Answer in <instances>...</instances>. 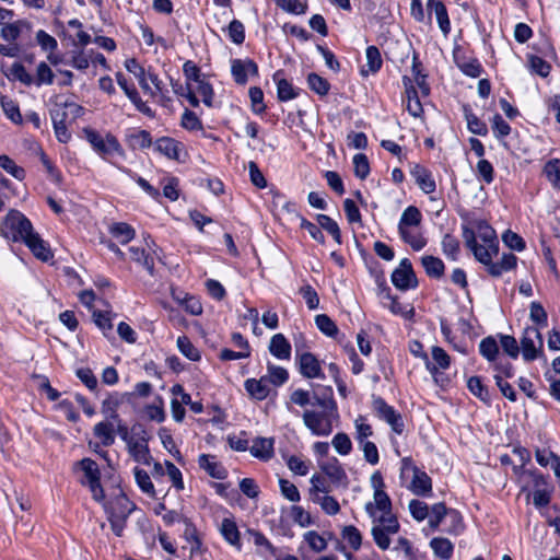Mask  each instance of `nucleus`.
I'll use <instances>...</instances> for the list:
<instances>
[{
	"instance_id": "49530a36",
	"label": "nucleus",
	"mask_w": 560,
	"mask_h": 560,
	"mask_svg": "<svg viewBox=\"0 0 560 560\" xmlns=\"http://www.w3.org/2000/svg\"><path fill=\"white\" fill-rule=\"evenodd\" d=\"M479 352L488 361H495L499 354V346L497 340L491 336L483 338L479 343Z\"/></svg>"
},
{
	"instance_id": "c03bdc74",
	"label": "nucleus",
	"mask_w": 560,
	"mask_h": 560,
	"mask_svg": "<svg viewBox=\"0 0 560 560\" xmlns=\"http://www.w3.org/2000/svg\"><path fill=\"white\" fill-rule=\"evenodd\" d=\"M1 107L5 114V116L14 124L21 125L23 122V117L20 112L19 105L13 100L1 96L0 98Z\"/></svg>"
},
{
	"instance_id": "ea45409f",
	"label": "nucleus",
	"mask_w": 560,
	"mask_h": 560,
	"mask_svg": "<svg viewBox=\"0 0 560 560\" xmlns=\"http://www.w3.org/2000/svg\"><path fill=\"white\" fill-rule=\"evenodd\" d=\"M109 232L121 244H127L136 235V232H135L133 228L131 225H129L128 223H125V222L114 223L109 228Z\"/></svg>"
},
{
	"instance_id": "5fc2aeb1",
	"label": "nucleus",
	"mask_w": 560,
	"mask_h": 560,
	"mask_svg": "<svg viewBox=\"0 0 560 560\" xmlns=\"http://www.w3.org/2000/svg\"><path fill=\"white\" fill-rule=\"evenodd\" d=\"M307 84L313 92L320 96L327 95L330 89L329 82L317 73L308 74Z\"/></svg>"
},
{
	"instance_id": "c9c22d12",
	"label": "nucleus",
	"mask_w": 560,
	"mask_h": 560,
	"mask_svg": "<svg viewBox=\"0 0 560 560\" xmlns=\"http://www.w3.org/2000/svg\"><path fill=\"white\" fill-rule=\"evenodd\" d=\"M366 56V67L368 69H362V75L366 77L370 73H376L382 67V57L378 48L376 46H369L365 51Z\"/></svg>"
},
{
	"instance_id": "c756f323",
	"label": "nucleus",
	"mask_w": 560,
	"mask_h": 560,
	"mask_svg": "<svg viewBox=\"0 0 560 560\" xmlns=\"http://www.w3.org/2000/svg\"><path fill=\"white\" fill-rule=\"evenodd\" d=\"M398 232L401 240L410 245L413 250H421L427 244L419 226L398 229Z\"/></svg>"
},
{
	"instance_id": "7ed1b4c3",
	"label": "nucleus",
	"mask_w": 560,
	"mask_h": 560,
	"mask_svg": "<svg viewBox=\"0 0 560 560\" xmlns=\"http://www.w3.org/2000/svg\"><path fill=\"white\" fill-rule=\"evenodd\" d=\"M371 535L375 545L381 550H387L392 544V536L400 529V524L396 515L372 517Z\"/></svg>"
},
{
	"instance_id": "f03ea898",
	"label": "nucleus",
	"mask_w": 560,
	"mask_h": 560,
	"mask_svg": "<svg viewBox=\"0 0 560 560\" xmlns=\"http://www.w3.org/2000/svg\"><path fill=\"white\" fill-rule=\"evenodd\" d=\"M85 140L91 144L93 150L104 160L109 161L113 165H117L112 162L109 158L118 155L120 158L126 156V152L119 143L118 139L110 132H106L104 136L98 131L85 127L82 130Z\"/></svg>"
},
{
	"instance_id": "f8f14e48",
	"label": "nucleus",
	"mask_w": 560,
	"mask_h": 560,
	"mask_svg": "<svg viewBox=\"0 0 560 560\" xmlns=\"http://www.w3.org/2000/svg\"><path fill=\"white\" fill-rule=\"evenodd\" d=\"M364 510L370 518L395 515L392 512V501L385 491H375L373 493V501L366 502Z\"/></svg>"
},
{
	"instance_id": "412c9836",
	"label": "nucleus",
	"mask_w": 560,
	"mask_h": 560,
	"mask_svg": "<svg viewBox=\"0 0 560 560\" xmlns=\"http://www.w3.org/2000/svg\"><path fill=\"white\" fill-rule=\"evenodd\" d=\"M275 440L272 438H256L249 447L250 454L264 462L272 458Z\"/></svg>"
},
{
	"instance_id": "052dcab7",
	"label": "nucleus",
	"mask_w": 560,
	"mask_h": 560,
	"mask_svg": "<svg viewBox=\"0 0 560 560\" xmlns=\"http://www.w3.org/2000/svg\"><path fill=\"white\" fill-rule=\"evenodd\" d=\"M317 328L328 337H335L338 334V327L334 320L326 314H319L315 317Z\"/></svg>"
},
{
	"instance_id": "864d4df0",
	"label": "nucleus",
	"mask_w": 560,
	"mask_h": 560,
	"mask_svg": "<svg viewBox=\"0 0 560 560\" xmlns=\"http://www.w3.org/2000/svg\"><path fill=\"white\" fill-rule=\"evenodd\" d=\"M341 537L353 550L360 549L362 545V535L355 526H345L341 532Z\"/></svg>"
},
{
	"instance_id": "3c124183",
	"label": "nucleus",
	"mask_w": 560,
	"mask_h": 560,
	"mask_svg": "<svg viewBox=\"0 0 560 560\" xmlns=\"http://www.w3.org/2000/svg\"><path fill=\"white\" fill-rule=\"evenodd\" d=\"M316 219L320 229L327 231L338 244H341V232L337 222L326 214H317Z\"/></svg>"
},
{
	"instance_id": "f257e3e1",
	"label": "nucleus",
	"mask_w": 560,
	"mask_h": 560,
	"mask_svg": "<svg viewBox=\"0 0 560 560\" xmlns=\"http://www.w3.org/2000/svg\"><path fill=\"white\" fill-rule=\"evenodd\" d=\"M125 68L137 78L144 93L149 94L151 97H159L161 101H170L166 95L167 90L156 73L150 70L147 71L135 58L127 59L125 61Z\"/></svg>"
},
{
	"instance_id": "cd10ccee",
	"label": "nucleus",
	"mask_w": 560,
	"mask_h": 560,
	"mask_svg": "<svg viewBox=\"0 0 560 560\" xmlns=\"http://www.w3.org/2000/svg\"><path fill=\"white\" fill-rule=\"evenodd\" d=\"M23 243L31 249L35 257L43 261H47L52 257L49 247L35 232L30 237L25 238Z\"/></svg>"
},
{
	"instance_id": "20e7f679",
	"label": "nucleus",
	"mask_w": 560,
	"mask_h": 560,
	"mask_svg": "<svg viewBox=\"0 0 560 560\" xmlns=\"http://www.w3.org/2000/svg\"><path fill=\"white\" fill-rule=\"evenodd\" d=\"M124 442L127 445V451L130 457L142 465L150 466L153 457L149 448V434L145 430L141 429L139 432L132 430V433L124 435Z\"/></svg>"
},
{
	"instance_id": "a18cd8bd",
	"label": "nucleus",
	"mask_w": 560,
	"mask_h": 560,
	"mask_svg": "<svg viewBox=\"0 0 560 560\" xmlns=\"http://www.w3.org/2000/svg\"><path fill=\"white\" fill-rule=\"evenodd\" d=\"M455 62L462 72L470 78H477L481 73V66L475 58L455 57Z\"/></svg>"
},
{
	"instance_id": "bf43d9fd",
	"label": "nucleus",
	"mask_w": 560,
	"mask_h": 560,
	"mask_svg": "<svg viewBox=\"0 0 560 560\" xmlns=\"http://www.w3.org/2000/svg\"><path fill=\"white\" fill-rule=\"evenodd\" d=\"M304 541L315 551L320 552L327 548L326 539L315 530H308L303 535Z\"/></svg>"
},
{
	"instance_id": "09e8293b",
	"label": "nucleus",
	"mask_w": 560,
	"mask_h": 560,
	"mask_svg": "<svg viewBox=\"0 0 560 560\" xmlns=\"http://www.w3.org/2000/svg\"><path fill=\"white\" fill-rule=\"evenodd\" d=\"M311 500L314 503L320 505L322 510L328 515H336L340 511V505L334 497H330L327 494H325V495L320 494V495L311 498Z\"/></svg>"
},
{
	"instance_id": "4d7b16f0",
	"label": "nucleus",
	"mask_w": 560,
	"mask_h": 560,
	"mask_svg": "<svg viewBox=\"0 0 560 560\" xmlns=\"http://www.w3.org/2000/svg\"><path fill=\"white\" fill-rule=\"evenodd\" d=\"M0 167L18 180H23L25 178L24 168L16 165V163L5 154L0 155Z\"/></svg>"
},
{
	"instance_id": "a878e982",
	"label": "nucleus",
	"mask_w": 560,
	"mask_h": 560,
	"mask_svg": "<svg viewBox=\"0 0 560 560\" xmlns=\"http://www.w3.org/2000/svg\"><path fill=\"white\" fill-rule=\"evenodd\" d=\"M322 471L336 485L347 483V474L336 457L320 465Z\"/></svg>"
},
{
	"instance_id": "b1692460",
	"label": "nucleus",
	"mask_w": 560,
	"mask_h": 560,
	"mask_svg": "<svg viewBox=\"0 0 560 560\" xmlns=\"http://www.w3.org/2000/svg\"><path fill=\"white\" fill-rule=\"evenodd\" d=\"M154 148L158 152L165 155L166 158L178 161L183 145L180 142L173 138L162 137L155 141Z\"/></svg>"
},
{
	"instance_id": "0eeeda50",
	"label": "nucleus",
	"mask_w": 560,
	"mask_h": 560,
	"mask_svg": "<svg viewBox=\"0 0 560 560\" xmlns=\"http://www.w3.org/2000/svg\"><path fill=\"white\" fill-rule=\"evenodd\" d=\"M82 472L81 485L89 487L92 498L96 502L104 501V490L101 485V470L96 462L91 458H83L77 464Z\"/></svg>"
},
{
	"instance_id": "f3484780",
	"label": "nucleus",
	"mask_w": 560,
	"mask_h": 560,
	"mask_svg": "<svg viewBox=\"0 0 560 560\" xmlns=\"http://www.w3.org/2000/svg\"><path fill=\"white\" fill-rule=\"evenodd\" d=\"M224 540L237 551L242 550L241 534L233 517H224L219 527Z\"/></svg>"
},
{
	"instance_id": "79ce46f5",
	"label": "nucleus",
	"mask_w": 560,
	"mask_h": 560,
	"mask_svg": "<svg viewBox=\"0 0 560 560\" xmlns=\"http://www.w3.org/2000/svg\"><path fill=\"white\" fill-rule=\"evenodd\" d=\"M129 253L131 255V259L142 266L144 269L149 271L150 275H153L154 269V260L153 257L145 253L143 248L131 246L129 248Z\"/></svg>"
},
{
	"instance_id": "13d9d810",
	"label": "nucleus",
	"mask_w": 560,
	"mask_h": 560,
	"mask_svg": "<svg viewBox=\"0 0 560 560\" xmlns=\"http://www.w3.org/2000/svg\"><path fill=\"white\" fill-rule=\"evenodd\" d=\"M10 77L27 86L32 85L34 82V77L28 73L26 68L20 62H14L11 66Z\"/></svg>"
},
{
	"instance_id": "0e129e2a",
	"label": "nucleus",
	"mask_w": 560,
	"mask_h": 560,
	"mask_svg": "<svg viewBox=\"0 0 560 560\" xmlns=\"http://www.w3.org/2000/svg\"><path fill=\"white\" fill-rule=\"evenodd\" d=\"M491 127L497 139L501 140L511 132V126L503 119L500 114H495L491 119Z\"/></svg>"
},
{
	"instance_id": "c85d7f7f",
	"label": "nucleus",
	"mask_w": 560,
	"mask_h": 560,
	"mask_svg": "<svg viewBox=\"0 0 560 560\" xmlns=\"http://www.w3.org/2000/svg\"><path fill=\"white\" fill-rule=\"evenodd\" d=\"M93 433L103 446H110L115 443V424L110 420L96 423L93 428Z\"/></svg>"
},
{
	"instance_id": "37998d69",
	"label": "nucleus",
	"mask_w": 560,
	"mask_h": 560,
	"mask_svg": "<svg viewBox=\"0 0 560 560\" xmlns=\"http://www.w3.org/2000/svg\"><path fill=\"white\" fill-rule=\"evenodd\" d=\"M117 170L133 179L150 197L156 199L160 196V191L154 188L150 183L141 176H138L130 168L122 165H116Z\"/></svg>"
},
{
	"instance_id": "69168bd1",
	"label": "nucleus",
	"mask_w": 560,
	"mask_h": 560,
	"mask_svg": "<svg viewBox=\"0 0 560 560\" xmlns=\"http://www.w3.org/2000/svg\"><path fill=\"white\" fill-rule=\"evenodd\" d=\"M476 237L482 242L481 244L499 247V241L495 231L486 223H482L478 226V234Z\"/></svg>"
},
{
	"instance_id": "aec40b11",
	"label": "nucleus",
	"mask_w": 560,
	"mask_h": 560,
	"mask_svg": "<svg viewBox=\"0 0 560 560\" xmlns=\"http://www.w3.org/2000/svg\"><path fill=\"white\" fill-rule=\"evenodd\" d=\"M198 464L201 469L214 479H225L228 471L224 466L219 463L213 455L201 454L198 458Z\"/></svg>"
},
{
	"instance_id": "dca6fc26",
	"label": "nucleus",
	"mask_w": 560,
	"mask_h": 560,
	"mask_svg": "<svg viewBox=\"0 0 560 560\" xmlns=\"http://www.w3.org/2000/svg\"><path fill=\"white\" fill-rule=\"evenodd\" d=\"M432 361L429 357L425 360V368L429 373L435 378L440 370H447L451 365V358L446 351L439 347L433 346L431 349Z\"/></svg>"
},
{
	"instance_id": "ddd939ff",
	"label": "nucleus",
	"mask_w": 560,
	"mask_h": 560,
	"mask_svg": "<svg viewBox=\"0 0 560 560\" xmlns=\"http://www.w3.org/2000/svg\"><path fill=\"white\" fill-rule=\"evenodd\" d=\"M296 360L299 363L300 373L306 378H325L320 363L317 358L311 352L300 353L296 348Z\"/></svg>"
},
{
	"instance_id": "72a5a7b5",
	"label": "nucleus",
	"mask_w": 560,
	"mask_h": 560,
	"mask_svg": "<svg viewBox=\"0 0 560 560\" xmlns=\"http://www.w3.org/2000/svg\"><path fill=\"white\" fill-rule=\"evenodd\" d=\"M184 523L185 528L183 536L185 540L189 544L190 556H194L195 553H199L201 551L202 541L196 526L188 520H185Z\"/></svg>"
},
{
	"instance_id": "423d86ee",
	"label": "nucleus",
	"mask_w": 560,
	"mask_h": 560,
	"mask_svg": "<svg viewBox=\"0 0 560 560\" xmlns=\"http://www.w3.org/2000/svg\"><path fill=\"white\" fill-rule=\"evenodd\" d=\"M304 425L316 436H328L332 432V420L337 418L336 413L329 410H311L303 412Z\"/></svg>"
},
{
	"instance_id": "6ab92c4d",
	"label": "nucleus",
	"mask_w": 560,
	"mask_h": 560,
	"mask_svg": "<svg viewBox=\"0 0 560 560\" xmlns=\"http://www.w3.org/2000/svg\"><path fill=\"white\" fill-rule=\"evenodd\" d=\"M409 489L416 495L430 497L432 494V480L424 470H415Z\"/></svg>"
},
{
	"instance_id": "4c0bfd02",
	"label": "nucleus",
	"mask_w": 560,
	"mask_h": 560,
	"mask_svg": "<svg viewBox=\"0 0 560 560\" xmlns=\"http://www.w3.org/2000/svg\"><path fill=\"white\" fill-rule=\"evenodd\" d=\"M280 72H276L273 80L277 83L278 98L282 102L293 100L298 96L296 89L285 79L279 78Z\"/></svg>"
},
{
	"instance_id": "e2e57ef3",
	"label": "nucleus",
	"mask_w": 560,
	"mask_h": 560,
	"mask_svg": "<svg viewBox=\"0 0 560 560\" xmlns=\"http://www.w3.org/2000/svg\"><path fill=\"white\" fill-rule=\"evenodd\" d=\"M544 172L553 187L560 188V160L552 159L548 161L544 167Z\"/></svg>"
},
{
	"instance_id": "680f3d73",
	"label": "nucleus",
	"mask_w": 560,
	"mask_h": 560,
	"mask_svg": "<svg viewBox=\"0 0 560 560\" xmlns=\"http://www.w3.org/2000/svg\"><path fill=\"white\" fill-rule=\"evenodd\" d=\"M331 444L336 452L342 456L349 455L352 451V443L348 434L339 432L331 441Z\"/></svg>"
},
{
	"instance_id": "4be33fe9",
	"label": "nucleus",
	"mask_w": 560,
	"mask_h": 560,
	"mask_svg": "<svg viewBox=\"0 0 560 560\" xmlns=\"http://www.w3.org/2000/svg\"><path fill=\"white\" fill-rule=\"evenodd\" d=\"M126 397L127 394L113 393L103 400L101 411L106 420L118 421L119 415L117 410L124 404Z\"/></svg>"
},
{
	"instance_id": "9b49d317",
	"label": "nucleus",
	"mask_w": 560,
	"mask_h": 560,
	"mask_svg": "<svg viewBox=\"0 0 560 560\" xmlns=\"http://www.w3.org/2000/svg\"><path fill=\"white\" fill-rule=\"evenodd\" d=\"M465 242L467 247L472 252L475 258L487 267L492 259L499 254V247H492L478 243L477 237L472 231H465Z\"/></svg>"
},
{
	"instance_id": "6e6552de",
	"label": "nucleus",
	"mask_w": 560,
	"mask_h": 560,
	"mask_svg": "<svg viewBox=\"0 0 560 560\" xmlns=\"http://www.w3.org/2000/svg\"><path fill=\"white\" fill-rule=\"evenodd\" d=\"M542 337L538 328L526 327L521 337V349L524 361L532 362L542 354Z\"/></svg>"
},
{
	"instance_id": "338daca9",
	"label": "nucleus",
	"mask_w": 560,
	"mask_h": 560,
	"mask_svg": "<svg viewBox=\"0 0 560 560\" xmlns=\"http://www.w3.org/2000/svg\"><path fill=\"white\" fill-rule=\"evenodd\" d=\"M145 416L158 423H161L165 420V411L163 408V399L161 397L156 398V402L148 405L144 409Z\"/></svg>"
},
{
	"instance_id": "603ef678",
	"label": "nucleus",
	"mask_w": 560,
	"mask_h": 560,
	"mask_svg": "<svg viewBox=\"0 0 560 560\" xmlns=\"http://www.w3.org/2000/svg\"><path fill=\"white\" fill-rule=\"evenodd\" d=\"M268 374L265 376L268 380V383L273 384L275 386H281L289 378L288 371L275 364L269 363L267 366Z\"/></svg>"
},
{
	"instance_id": "bb28decb",
	"label": "nucleus",
	"mask_w": 560,
	"mask_h": 560,
	"mask_svg": "<svg viewBox=\"0 0 560 560\" xmlns=\"http://www.w3.org/2000/svg\"><path fill=\"white\" fill-rule=\"evenodd\" d=\"M31 30V22L25 19H21L1 27L0 36L5 42L11 43L15 42L24 31L30 32Z\"/></svg>"
},
{
	"instance_id": "4468645a",
	"label": "nucleus",
	"mask_w": 560,
	"mask_h": 560,
	"mask_svg": "<svg viewBox=\"0 0 560 560\" xmlns=\"http://www.w3.org/2000/svg\"><path fill=\"white\" fill-rule=\"evenodd\" d=\"M101 503H103L108 516L129 517L131 512L136 509L135 503L131 502L122 492H119L109 501L104 500Z\"/></svg>"
},
{
	"instance_id": "a19ab883",
	"label": "nucleus",
	"mask_w": 560,
	"mask_h": 560,
	"mask_svg": "<svg viewBox=\"0 0 560 560\" xmlns=\"http://www.w3.org/2000/svg\"><path fill=\"white\" fill-rule=\"evenodd\" d=\"M422 266L428 276L433 278H440L444 273V262L434 256H423L421 258Z\"/></svg>"
},
{
	"instance_id": "6e6d98bb",
	"label": "nucleus",
	"mask_w": 560,
	"mask_h": 560,
	"mask_svg": "<svg viewBox=\"0 0 560 560\" xmlns=\"http://www.w3.org/2000/svg\"><path fill=\"white\" fill-rule=\"evenodd\" d=\"M177 348L183 355L191 361H198L200 359L199 350L191 343L188 337L179 336L177 338Z\"/></svg>"
},
{
	"instance_id": "1a4fd4ad",
	"label": "nucleus",
	"mask_w": 560,
	"mask_h": 560,
	"mask_svg": "<svg viewBox=\"0 0 560 560\" xmlns=\"http://www.w3.org/2000/svg\"><path fill=\"white\" fill-rule=\"evenodd\" d=\"M373 409L380 419L390 425L395 433L401 434L404 432L405 423L401 415L389 406L383 398L376 397L373 399Z\"/></svg>"
},
{
	"instance_id": "e433bc0d",
	"label": "nucleus",
	"mask_w": 560,
	"mask_h": 560,
	"mask_svg": "<svg viewBox=\"0 0 560 560\" xmlns=\"http://www.w3.org/2000/svg\"><path fill=\"white\" fill-rule=\"evenodd\" d=\"M421 212L415 206L407 207L399 219L398 229L420 226Z\"/></svg>"
},
{
	"instance_id": "2f4dec72",
	"label": "nucleus",
	"mask_w": 560,
	"mask_h": 560,
	"mask_svg": "<svg viewBox=\"0 0 560 560\" xmlns=\"http://www.w3.org/2000/svg\"><path fill=\"white\" fill-rule=\"evenodd\" d=\"M430 13H434L441 31L446 35L451 30V22L445 5L441 1L428 0Z\"/></svg>"
},
{
	"instance_id": "39448f33",
	"label": "nucleus",
	"mask_w": 560,
	"mask_h": 560,
	"mask_svg": "<svg viewBox=\"0 0 560 560\" xmlns=\"http://www.w3.org/2000/svg\"><path fill=\"white\" fill-rule=\"evenodd\" d=\"M33 233V225L24 214L15 210L7 214L3 222V234L7 238L24 242Z\"/></svg>"
},
{
	"instance_id": "f704fd0d",
	"label": "nucleus",
	"mask_w": 560,
	"mask_h": 560,
	"mask_svg": "<svg viewBox=\"0 0 560 560\" xmlns=\"http://www.w3.org/2000/svg\"><path fill=\"white\" fill-rule=\"evenodd\" d=\"M430 547L433 553L442 560H450L453 556L454 545L447 538L434 537L430 541Z\"/></svg>"
},
{
	"instance_id": "8fccbe9b",
	"label": "nucleus",
	"mask_w": 560,
	"mask_h": 560,
	"mask_svg": "<svg viewBox=\"0 0 560 560\" xmlns=\"http://www.w3.org/2000/svg\"><path fill=\"white\" fill-rule=\"evenodd\" d=\"M467 387L470 393L478 397L480 400L485 402H489L491 397L488 388L482 384V381L479 376H471L467 382Z\"/></svg>"
},
{
	"instance_id": "473e14b6",
	"label": "nucleus",
	"mask_w": 560,
	"mask_h": 560,
	"mask_svg": "<svg viewBox=\"0 0 560 560\" xmlns=\"http://www.w3.org/2000/svg\"><path fill=\"white\" fill-rule=\"evenodd\" d=\"M135 481L142 493L151 499L156 497L155 487L151 480L150 475L142 468L135 467L132 469Z\"/></svg>"
},
{
	"instance_id": "5701e85b",
	"label": "nucleus",
	"mask_w": 560,
	"mask_h": 560,
	"mask_svg": "<svg viewBox=\"0 0 560 560\" xmlns=\"http://www.w3.org/2000/svg\"><path fill=\"white\" fill-rule=\"evenodd\" d=\"M517 266V257L512 253H504L501 260L494 262L493 260L486 267L491 277H500L504 272L515 269Z\"/></svg>"
},
{
	"instance_id": "7c9ffc66",
	"label": "nucleus",
	"mask_w": 560,
	"mask_h": 560,
	"mask_svg": "<svg viewBox=\"0 0 560 560\" xmlns=\"http://www.w3.org/2000/svg\"><path fill=\"white\" fill-rule=\"evenodd\" d=\"M245 389L248 392V394L258 399L262 400L265 399L269 393L270 387L267 377L262 376L259 380L256 378H248L245 381Z\"/></svg>"
},
{
	"instance_id": "a211bd4d",
	"label": "nucleus",
	"mask_w": 560,
	"mask_h": 560,
	"mask_svg": "<svg viewBox=\"0 0 560 560\" xmlns=\"http://www.w3.org/2000/svg\"><path fill=\"white\" fill-rule=\"evenodd\" d=\"M410 174L424 194H432L435 191L436 184L432 173L429 170L419 164H416L411 168Z\"/></svg>"
},
{
	"instance_id": "2eb2a0df",
	"label": "nucleus",
	"mask_w": 560,
	"mask_h": 560,
	"mask_svg": "<svg viewBox=\"0 0 560 560\" xmlns=\"http://www.w3.org/2000/svg\"><path fill=\"white\" fill-rule=\"evenodd\" d=\"M231 72L235 82L243 85L247 82L248 75L258 74V67L252 59H234Z\"/></svg>"
},
{
	"instance_id": "393cba45",
	"label": "nucleus",
	"mask_w": 560,
	"mask_h": 560,
	"mask_svg": "<svg viewBox=\"0 0 560 560\" xmlns=\"http://www.w3.org/2000/svg\"><path fill=\"white\" fill-rule=\"evenodd\" d=\"M269 352L279 360H289L291 358V345L283 334H276L271 337Z\"/></svg>"
},
{
	"instance_id": "9d476101",
	"label": "nucleus",
	"mask_w": 560,
	"mask_h": 560,
	"mask_svg": "<svg viewBox=\"0 0 560 560\" xmlns=\"http://www.w3.org/2000/svg\"><path fill=\"white\" fill-rule=\"evenodd\" d=\"M392 282L396 289L407 291L418 285L417 277L408 258L400 260L398 267L392 273Z\"/></svg>"
},
{
	"instance_id": "774afa93",
	"label": "nucleus",
	"mask_w": 560,
	"mask_h": 560,
	"mask_svg": "<svg viewBox=\"0 0 560 560\" xmlns=\"http://www.w3.org/2000/svg\"><path fill=\"white\" fill-rule=\"evenodd\" d=\"M129 141L132 148L148 149L152 145V138L147 130H137L129 136Z\"/></svg>"
},
{
	"instance_id": "58836bf2",
	"label": "nucleus",
	"mask_w": 560,
	"mask_h": 560,
	"mask_svg": "<svg viewBox=\"0 0 560 560\" xmlns=\"http://www.w3.org/2000/svg\"><path fill=\"white\" fill-rule=\"evenodd\" d=\"M464 116L467 128L471 133L478 136H486L488 133L487 125L480 120L468 106H464Z\"/></svg>"
},
{
	"instance_id": "de8ad7c7",
	"label": "nucleus",
	"mask_w": 560,
	"mask_h": 560,
	"mask_svg": "<svg viewBox=\"0 0 560 560\" xmlns=\"http://www.w3.org/2000/svg\"><path fill=\"white\" fill-rule=\"evenodd\" d=\"M55 74L51 68L44 61L39 62L36 67V75L34 82L36 86L50 85L54 83Z\"/></svg>"
}]
</instances>
